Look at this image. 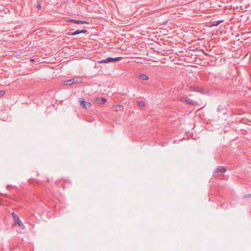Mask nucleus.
I'll use <instances>...</instances> for the list:
<instances>
[{
  "mask_svg": "<svg viewBox=\"0 0 251 251\" xmlns=\"http://www.w3.org/2000/svg\"><path fill=\"white\" fill-rule=\"evenodd\" d=\"M122 57H115V58L108 57L106 59H102L100 60H99L98 61V62L100 64L109 63H111V62H114L115 61H119L122 59Z\"/></svg>",
  "mask_w": 251,
  "mask_h": 251,
  "instance_id": "obj_1",
  "label": "nucleus"
},
{
  "mask_svg": "<svg viewBox=\"0 0 251 251\" xmlns=\"http://www.w3.org/2000/svg\"><path fill=\"white\" fill-rule=\"evenodd\" d=\"M11 215L12 216L15 223L16 224L18 225V226L21 227V229H23L25 228V226L23 224L19 216L14 212H12Z\"/></svg>",
  "mask_w": 251,
  "mask_h": 251,
  "instance_id": "obj_2",
  "label": "nucleus"
},
{
  "mask_svg": "<svg viewBox=\"0 0 251 251\" xmlns=\"http://www.w3.org/2000/svg\"><path fill=\"white\" fill-rule=\"evenodd\" d=\"M78 100L81 107H83L85 109L90 108V106L92 105L90 102L86 101L83 98H79L78 99Z\"/></svg>",
  "mask_w": 251,
  "mask_h": 251,
  "instance_id": "obj_3",
  "label": "nucleus"
},
{
  "mask_svg": "<svg viewBox=\"0 0 251 251\" xmlns=\"http://www.w3.org/2000/svg\"><path fill=\"white\" fill-rule=\"evenodd\" d=\"M180 100L182 102H186V103L192 105L195 104L194 101L191 100L190 99H187L185 97L181 98Z\"/></svg>",
  "mask_w": 251,
  "mask_h": 251,
  "instance_id": "obj_4",
  "label": "nucleus"
},
{
  "mask_svg": "<svg viewBox=\"0 0 251 251\" xmlns=\"http://www.w3.org/2000/svg\"><path fill=\"white\" fill-rule=\"evenodd\" d=\"M137 77L139 79L143 80H147L149 79V77L147 75L142 73L138 74L137 75Z\"/></svg>",
  "mask_w": 251,
  "mask_h": 251,
  "instance_id": "obj_5",
  "label": "nucleus"
},
{
  "mask_svg": "<svg viewBox=\"0 0 251 251\" xmlns=\"http://www.w3.org/2000/svg\"><path fill=\"white\" fill-rule=\"evenodd\" d=\"M69 21H70L72 23H74L76 24H84L85 23H87L85 21H81V20H75V19H70L69 20Z\"/></svg>",
  "mask_w": 251,
  "mask_h": 251,
  "instance_id": "obj_6",
  "label": "nucleus"
},
{
  "mask_svg": "<svg viewBox=\"0 0 251 251\" xmlns=\"http://www.w3.org/2000/svg\"><path fill=\"white\" fill-rule=\"evenodd\" d=\"M73 83L74 84H78L82 82V78L81 77H75L72 78Z\"/></svg>",
  "mask_w": 251,
  "mask_h": 251,
  "instance_id": "obj_7",
  "label": "nucleus"
},
{
  "mask_svg": "<svg viewBox=\"0 0 251 251\" xmlns=\"http://www.w3.org/2000/svg\"><path fill=\"white\" fill-rule=\"evenodd\" d=\"M217 171H218L219 173H224L226 172V169L225 167L219 166L217 168Z\"/></svg>",
  "mask_w": 251,
  "mask_h": 251,
  "instance_id": "obj_8",
  "label": "nucleus"
},
{
  "mask_svg": "<svg viewBox=\"0 0 251 251\" xmlns=\"http://www.w3.org/2000/svg\"><path fill=\"white\" fill-rule=\"evenodd\" d=\"M187 87H190V88L193 91H200V88L196 86L187 85Z\"/></svg>",
  "mask_w": 251,
  "mask_h": 251,
  "instance_id": "obj_9",
  "label": "nucleus"
},
{
  "mask_svg": "<svg viewBox=\"0 0 251 251\" xmlns=\"http://www.w3.org/2000/svg\"><path fill=\"white\" fill-rule=\"evenodd\" d=\"M106 99L102 98H100L97 99V102L99 104H104L106 102Z\"/></svg>",
  "mask_w": 251,
  "mask_h": 251,
  "instance_id": "obj_10",
  "label": "nucleus"
},
{
  "mask_svg": "<svg viewBox=\"0 0 251 251\" xmlns=\"http://www.w3.org/2000/svg\"><path fill=\"white\" fill-rule=\"evenodd\" d=\"M64 84L65 85H71L73 84L74 83H73L72 79H69V80L64 81Z\"/></svg>",
  "mask_w": 251,
  "mask_h": 251,
  "instance_id": "obj_11",
  "label": "nucleus"
},
{
  "mask_svg": "<svg viewBox=\"0 0 251 251\" xmlns=\"http://www.w3.org/2000/svg\"><path fill=\"white\" fill-rule=\"evenodd\" d=\"M80 33V30H76L73 33H67V34L69 35L74 36V35H77Z\"/></svg>",
  "mask_w": 251,
  "mask_h": 251,
  "instance_id": "obj_12",
  "label": "nucleus"
},
{
  "mask_svg": "<svg viewBox=\"0 0 251 251\" xmlns=\"http://www.w3.org/2000/svg\"><path fill=\"white\" fill-rule=\"evenodd\" d=\"M138 105L139 107H144L145 106V102L144 101H138L137 102Z\"/></svg>",
  "mask_w": 251,
  "mask_h": 251,
  "instance_id": "obj_13",
  "label": "nucleus"
},
{
  "mask_svg": "<svg viewBox=\"0 0 251 251\" xmlns=\"http://www.w3.org/2000/svg\"><path fill=\"white\" fill-rule=\"evenodd\" d=\"M113 107L116 108V110H118L120 108H122L123 107L122 105H114Z\"/></svg>",
  "mask_w": 251,
  "mask_h": 251,
  "instance_id": "obj_14",
  "label": "nucleus"
},
{
  "mask_svg": "<svg viewBox=\"0 0 251 251\" xmlns=\"http://www.w3.org/2000/svg\"><path fill=\"white\" fill-rule=\"evenodd\" d=\"M36 7L38 10H40L41 9V5L40 2H37Z\"/></svg>",
  "mask_w": 251,
  "mask_h": 251,
  "instance_id": "obj_15",
  "label": "nucleus"
},
{
  "mask_svg": "<svg viewBox=\"0 0 251 251\" xmlns=\"http://www.w3.org/2000/svg\"><path fill=\"white\" fill-rule=\"evenodd\" d=\"M223 22V20L219 21H215L214 23H216L214 24L213 25L217 26V25H218L219 24H220V23H221Z\"/></svg>",
  "mask_w": 251,
  "mask_h": 251,
  "instance_id": "obj_16",
  "label": "nucleus"
},
{
  "mask_svg": "<svg viewBox=\"0 0 251 251\" xmlns=\"http://www.w3.org/2000/svg\"><path fill=\"white\" fill-rule=\"evenodd\" d=\"M219 176V172L217 171V170L215 171L213 175V176L217 177Z\"/></svg>",
  "mask_w": 251,
  "mask_h": 251,
  "instance_id": "obj_17",
  "label": "nucleus"
},
{
  "mask_svg": "<svg viewBox=\"0 0 251 251\" xmlns=\"http://www.w3.org/2000/svg\"><path fill=\"white\" fill-rule=\"evenodd\" d=\"M5 94V91L1 90L0 91V97L3 96Z\"/></svg>",
  "mask_w": 251,
  "mask_h": 251,
  "instance_id": "obj_18",
  "label": "nucleus"
},
{
  "mask_svg": "<svg viewBox=\"0 0 251 251\" xmlns=\"http://www.w3.org/2000/svg\"><path fill=\"white\" fill-rule=\"evenodd\" d=\"M87 32L86 29H82L80 30V33H85Z\"/></svg>",
  "mask_w": 251,
  "mask_h": 251,
  "instance_id": "obj_19",
  "label": "nucleus"
},
{
  "mask_svg": "<svg viewBox=\"0 0 251 251\" xmlns=\"http://www.w3.org/2000/svg\"><path fill=\"white\" fill-rule=\"evenodd\" d=\"M251 194H249V195H246L245 196V198H251Z\"/></svg>",
  "mask_w": 251,
  "mask_h": 251,
  "instance_id": "obj_20",
  "label": "nucleus"
},
{
  "mask_svg": "<svg viewBox=\"0 0 251 251\" xmlns=\"http://www.w3.org/2000/svg\"><path fill=\"white\" fill-rule=\"evenodd\" d=\"M203 53H204L205 55H209V54H208L207 53H206V52H204V51H203Z\"/></svg>",
  "mask_w": 251,
  "mask_h": 251,
  "instance_id": "obj_21",
  "label": "nucleus"
},
{
  "mask_svg": "<svg viewBox=\"0 0 251 251\" xmlns=\"http://www.w3.org/2000/svg\"><path fill=\"white\" fill-rule=\"evenodd\" d=\"M73 32H71V31H70V32H69L68 33H73Z\"/></svg>",
  "mask_w": 251,
  "mask_h": 251,
  "instance_id": "obj_22",
  "label": "nucleus"
},
{
  "mask_svg": "<svg viewBox=\"0 0 251 251\" xmlns=\"http://www.w3.org/2000/svg\"><path fill=\"white\" fill-rule=\"evenodd\" d=\"M0 205H1V203L0 202Z\"/></svg>",
  "mask_w": 251,
  "mask_h": 251,
  "instance_id": "obj_23",
  "label": "nucleus"
}]
</instances>
